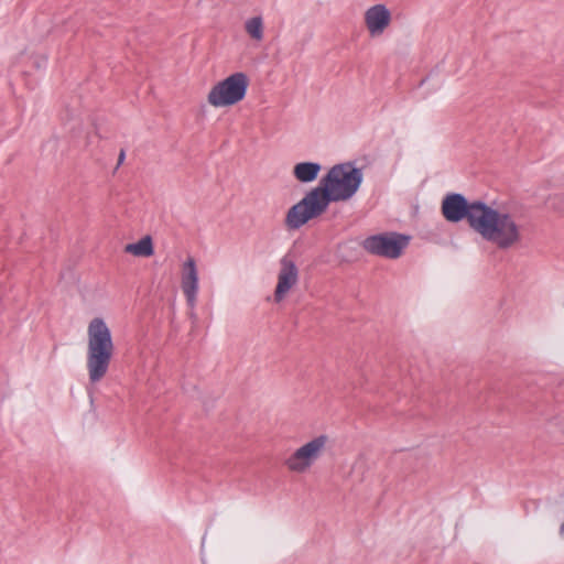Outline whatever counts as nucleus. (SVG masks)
I'll use <instances>...</instances> for the list:
<instances>
[{"instance_id": "obj_1", "label": "nucleus", "mask_w": 564, "mask_h": 564, "mask_svg": "<svg viewBox=\"0 0 564 564\" xmlns=\"http://www.w3.org/2000/svg\"><path fill=\"white\" fill-rule=\"evenodd\" d=\"M364 175L351 163L334 165L299 203L293 205L285 217L289 229H299L310 220L324 214L330 202H345L359 189Z\"/></svg>"}, {"instance_id": "obj_2", "label": "nucleus", "mask_w": 564, "mask_h": 564, "mask_svg": "<svg viewBox=\"0 0 564 564\" xmlns=\"http://www.w3.org/2000/svg\"><path fill=\"white\" fill-rule=\"evenodd\" d=\"M473 229L499 249H510L522 240V226L514 215L484 204L473 214Z\"/></svg>"}, {"instance_id": "obj_3", "label": "nucleus", "mask_w": 564, "mask_h": 564, "mask_svg": "<svg viewBox=\"0 0 564 564\" xmlns=\"http://www.w3.org/2000/svg\"><path fill=\"white\" fill-rule=\"evenodd\" d=\"M115 344L111 329L101 317H94L87 325L86 368L91 383L102 380L108 373Z\"/></svg>"}, {"instance_id": "obj_4", "label": "nucleus", "mask_w": 564, "mask_h": 564, "mask_svg": "<svg viewBox=\"0 0 564 564\" xmlns=\"http://www.w3.org/2000/svg\"><path fill=\"white\" fill-rule=\"evenodd\" d=\"M329 436L318 434L294 448L283 459V466L292 475H306L325 456L329 447Z\"/></svg>"}, {"instance_id": "obj_5", "label": "nucleus", "mask_w": 564, "mask_h": 564, "mask_svg": "<svg viewBox=\"0 0 564 564\" xmlns=\"http://www.w3.org/2000/svg\"><path fill=\"white\" fill-rule=\"evenodd\" d=\"M250 79L243 72H236L212 86L207 102L214 108H228L241 102L248 91Z\"/></svg>"}, {"instance_id": "obj_6", "label": "nucleus", "mask_w": 564, "mask_h": 564, "mask_svg": "<svg viewBox=\"0 0 564 564\" xmlns=\"http://www.w3.org/2000/svg\"><path fill=\"white\" fill-rule=\"evenodd\" d=\"M409 238L399 234H381L368 237L364 240L362 247L370 253L395 259L408 246Z\"/></svg>"}, {"instance_id": "obj_7", "label": "nucleus", "mask_w": 564, "mask_h": 564, "mask_svg": "<svg viewBox=\"0 0 564 564\" xmlns=\"http://www.w3.org/2000/svg\"><path fill=\"white\" fill-rule=\"evenodd\" d=\"M484 204L481 202L468 203L460 194H449L442 202V214L451 223L467 219L469 227L473 229V214L476 209L484 207Z\"/></svg>"}, {"instance_id": "obj_8", "label": "nucleus", "mask_w": 564, "mask_h": 564, "mask_svg": "<svg viewBox=\"0 0 564 564\" xmlns=\"http://www.w3.org/2000/svg\"><path fill=\"white\" fill-rule=\"evenodd\" d=\"M299 269L289 256L281 258L274 290V301L282 302L299 282Z\"/></svg>"}, {"instance_id": "obj_9", "label": "nucleus", "mask_w": 564, "mask_h": 564, "mask_svg": "<svg viewBox=\"0 0 564 564\" xmlns=\"http://www.w3.org/2000/svg\"><path fill=\"white\" fill-rule=\"evenodd\" d=\"M181 289L187 306L194 310L197 303L199 278L196 261L193 257H187L181 265Z\"/></svg>"}, {"instance_id": "obj_10", "label": "nucleus", "mask_w": 564, "mask_h": 564, "mask_svg": "<svg viewBox=\"0 0 564 564\" xmlns=\"http://www.w3.org/2000/svg\"><path fill=\"white\" fill-rule=\"evenodd\" d=\"M392 13L382 3L369 7L364 13V24L370 37L381 36L391 25Z\"/></svg>"}, {"instance_id": "obj_11", "label": "nucleus", "mask_w": 564, "mask_h": 564, "mask_svg": "<svg viewBox=\"0 0 564 564\" xmlns=\"http://www.w3.org/2000/svg\"><path fill=\"white\" fill-rule=\"evenodd\" d=\"M123 251L133 257L150 258L154 254L153 239L147 235L137 242L126 245Z\"/></svg>"}, {"instance_id": "obj_12", "label": "nucleus", "mask_w": 564, "mask_h": 564, "mask_svg": "<svg viewBox=\"0 0 564 564\" xmlns=\"http://www.w3.org/2000/svg\"><path fill=\"white\" fill-rule=\"evenodd\" d=\"M321 165L318 163L302 162L293 167V175L302 183H310L316 180Z\"/></svg>"}, {"instance_id": "obj_13", "label": "nucleus", "mask_w": 564, "mask_h": 564, "mask_svg": "<svg viewBox=\"0 0 564 564\" xmlns=\"http://www.w3.org/2000/svg\"><path fill=\"white\" fill-rule=\"evenodd\" d=\"M245 31L254 41L261 42L264 35L263 20L261 17H252L245 22Z\"/></svg>"}, {"instance_id": "obj_14", "label": "nucleus", "mask_w": 564, "mask_h": 564, "mask_svg": "<svg viewBox=\"0 0 564 564\" xmlns=\"http://www.w3.org/2000/svg\"><path fill=\"white\" fill-rule=\"evenodd\" d=\"M123 158H124V153H123V152H121V153H120V156H119V162H121V161L123 160Z\"/></svg>"}]
</instances>
